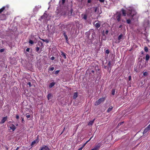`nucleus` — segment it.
Here are the masks:
<instances>
[{"label": "nucleus", "instance_id": "nucleus-59", "mask_svg": "<svg viewBox=\"0 0 150 150\" xmlns=\"http://www.w3.org/2000/svg\"><path fill=\"white\" fill-rule=\"evenodd\" d=\"M8 148H7V147L6 148L7 150H8Z\"/></svg>", "mask_w": 150, "mask_h": 150}, {"label": "nucleus", "instance_id": "nucleus-31", "mask_svg": "<svg viewBox=\"0 0 150 150\" xmlns=\"http://www.w3.org/2000/svg\"><path fill=\"white\" fill-rule=\"evenodd\" d=\"M52 96V94L50 93H49L47 97L48 100L49 99V98Z\"/></svg>", "mask_w": 150, "mask_h": 150}, {"label": "nucleus", "instance_id": "nucleus-46", "mask_svg": "<svg viewBox=\"0 0 150 150\" xmlns=\"http://www.w3.org/2000/svg\"><path fill=\"white\" fill-rule=\"evenodd\" d=\"M4 51V49H1V50H0V51L1 52H3Z\"/></svg>", "mask_w": 150, "mask_h": 150}, {"label": "nucleus", "instance_id": "nucleus-24", "mask_svg": "<svg viewBox=\"0 0 150 150\" xmlns=\"http://www.w3.org/2000/svg\"><path fill=\"white\" fill-rule=\"evenodd\" d=\"M126 21L127 23L129 24H130L131 23V21L129 19H127Z\"/></svg>", "mask_w": 150, "mask_h": 150}, {"label": "nucleus", "instance_id": "nucleus-28", "mask_svg": "<svg viewBox=\"0 0 150 150\" xmlns=\"http://www.w3.org/2000/svg\"><path fill=\"white\" fill-rule=\"evenodd\" d=\"M144 51H145V52H148V48L147 47H144Z\"/></svg>", "mask_w": 150, "mask_h": 150}, {"label": "nucleus", "instance_id": "nucleus-36", "mask_svg": "<svg viewBox=\"0 0 150 150\" xmlns=\"http://www.w3.org/2000/svg\"><path fill=\"white\" fill-rule=\"evenodd\" d=\"M147 75V73L146 72H145L144 73H143V75L144 76H146Z\"/></svg>", "mask_w": 150, "mask_h": 150}, {"label": "nucleus", "instance_id": "nucleus-5", "mask_svg": "<svg viewBox=\"0 0 150 150\" xmlns=\"http://www.w3.org/2000/svg\"><path fill=\"white\" fill-rule=\"evenodd\" d=\"M39 141V136L38 135L36 139L32 142L31 144V145L32 146L33 145L35 144L38 143Z\"/></svg>", "mask_w": 150, "mask_h": 150}, {"label": "nucleus", "instance_id": "nucleus-62", "mask_svg": "<svg viewBox=\"0 0 150 150\" xmlns=\"http://www.w3.org/2000/svg\"><path fill=\"white\" fill-rule=\"evenodd\" d=\"M149 125L150 126V124Z\"/></svg>", "mask_w": 150, "mask_h": 150}, {"label": "nucleus", "instance_id": "nucleus-58", "mask_svg": "<svg viewBox=\"0 0 150 150\" xmlns=\"http://www.w3.org/2000/svg\"><path fill=\"white\" fill-rule=\"evenodd\" d=\"M107 67V66H105V68L106 69Z\"/></svg>", "mask_w": 150, "mask_h": 150}, {"label": "nucleus", "instance_id": "nucleus-37", "mask_svg": "<svg viewBox=\"0 0 150 150\" xmlns=\"http://www.w3.org/2000/svg\"><path fill=\"white\" fill-rule=\"evenodd\" d=\"M27 84L30 87H31V83L30 82H28L27 83Z\"/></svg>", "mask_w": 150, "mask_h": 150}, {"label": "nucleus", "instance_id": "nucleus-22", "mask_svg": "<svg viewBox=\"0 0 150 150\" xmlns=\"http://www.w3.org/2000/svg\"><path fill=\"white\" fill-rule=\"evenodd\" d=\"M64 37L65 38L66 42H67V43H68V38L67 35L66 36Z\"/></svg>", "mask_w": 150, "mask_h": 150}, {"label": "nucleus", "instance_id": "nucleus-51", "mask_svg": "<svg viewBox=\"0 0 150 150\" xmlns=\"http://www.w3.org/2000/svg\"><path fill=\"white\" fill-rule=\"evenodd\" d=\"M85 146V145L83 144L81 147L82 148H83Z\"/></svg>", "mask_w": 150, "mask_h": 150}, {"label": "nucleus", "instance_id": "nucleus-42", "mask_svg": "<svg viewBox=\"0 0 150 150\" xmlns=\"http://www.w3.org/2000/svg\"><path fill=\"white\" fill-rule=\"evenodd\" d=\"M99 1L101 2V3H103L104 2L105 0H99Z\"/></svg>", "mask_w": 150, "mask_h": 150}, {"label": "nucleus", "instance_id": "nucleus-8", "mask_svg": "<svg viewBox=\"0 0 150 150\" xmlns=\"http://www.w3.org/2000/svg\"><path fill=\"white\" fill-rule=\"evenodd\" d=\"M8 8V7L7 6H4L2 8L0 9V13H1L4 12V11H6L5 10L6 8Z\"/></svg>", "mask_w": 150, "mask_h": 150}, {"label": "nucleus", "instance_id": "nucleus-13", "mask_svg": "<svg viewBox=\"0 0 150 150\" xmlns=\"http://www.w3.org/2000/svg\"><path fill=\"white\" fill-rule=\"evenodd\" d=\"M123 35L122 34H121L120 35H119L118 37V39L119 40L118 42V43L120 42V40L121 39H123Z\"/></svg>", "mask_w": 150, "mask_h": 150}, {"label": "nucleus", "instance_id": "nucleus-56", "mask_svg": "<svg viewBox=\"0 0 150 150\" xmlns=\"http://www.w3.org/2000/svg\"><path fill=\"white\" fill-rule=\"evenodd\" d=\"M91 72L92 73H94V70H92V71H91Z\"/></svg>", "mask_w": 150, "mask_h": 150}, {"label": "nucleus", "instance_id": "nucleus-34", "mask_svg": "<svg viewBox=\"0 0 150 150\" xmlns=\"http://www.w3.org/2000/svg\"><path fill=\"white\" fill-rule=\"evenodd\" d=\"M44 42H46V43H48L49 42V41L47 39H46L45 40Z\"/></svg>", "mask_w": 150, "mask_h": 150}, {"label": "nucleus", "instance_id": "nucleus-50", "mask_svg": "<svg viewBox=\"0 0 150 150\" xmlns=\"http://www.w3.org/2000/svg\"><path fill=\"white\" fill-rule=\"evenodd\" d=\"M91 2V0H88V3H90Z\"/></svg>", "mask_w": 150, "mask_h": 150}, {"label": "nucleus", "instance_id": "nucleus-6", "mask_svg": "<svg viewBox=\"0 0 150 150\" xmlns=\"http://www.w3.org/2000/svg\"><path fill=\"white\" fill-rule=\"evenodd\" d=\"M150 129V126L149 125L144 130L143 133L144 134Z\"/></svg>", "mask_w": 150, "mask_h": 150}, {"label": "nucleus", "instance_id": "nucleus-21", "mask_svg": "<svg viewBox=\"0 0 150 150\" xmlns=\"http://www.w3.org/2000/svg\"><path fill=\"white\" fill-rule=\"evenodd\" d=\"M54 67H52L51 68H50L48 69V71H52L54 70Z\"/></svg>", "mask_w": 150, "mask_h": 150}, {"label": "nucleus", "instance_id": "nucleus-53", "mask_svg": "<svg viewBox=\"0 0 150 150\" xmlns=\"http://www.w3.org/2000/svg\"><path fill=\"white\" fill-rule=\"evenodd\" d=\"M19 148L18 147H17L16 150H18L19 149Z\"/></svg>", "mask_w": 150, "mask_h": 150}, {"label": "nucleus", "instance_id": "nucleus-15", "mask_svg": "<svg viewBox=\"0 0 150 150\" xmlns=\"http://www.w3.org/2000/svg\"><path fill=\"white\" fill-rule=\"evenodd\" d=\"M94 25L97 29H98L100 26V24L99 23H96Z\"/></svg>", "mask_w": 150, "mask_h": 150}, {"label": "nucleus", "instance_id": "nucleus-55", "mask_svg": "<svg viewBox=\"0 0 150 150\" xmlns=\"http://www.w3.org/2000/svg\"><path fill=\"white\" fill-rule=\"evenodd\" d=\"M122 27V25H120L119 26V28H121Z\"/></svg>", "mask_w": 150, "mask_h": 150}, {"label": "nucleus", "instance_id": "nucleus-12", "mask_svg": "<svg viewBox=\"0 0 150 150\" xmlns=\"http://www.w3.org/2000/svg\"><path fill=\"white\" fill-rule=\"evenodd\" d=\"M78 96V92H75L73 93V99H76Z\"/></svg>", "mask_w": 150, "mask_h": 150}, {"label": "nucleus", "instance_id": "nucleus-11", "mask_svg": "<svg viewBox=\"0 0 150 150\" xmlns=\"http://www.w3.org/2000/svg\"><path fill=\"white\" fill-rule=\"evenodd\" d=\"M121 15L120 13L118 14L116 16V18L117 21L118 22H119L121 19Z\"/></svg>", "mask_w": 150, "mask_h": 150}, {"label": "nucleus", "instance_id": "nucleus-43", "mask_svg": "<svg viewBox=\"0 0 150 150\" xmlns=\"http://www.w3.org/2000/svg\"><path fill=\"white\" fill-rule=\"evenodd\" d=\"M108 31L107 30H106V31H105V34L106 35H108Z\"/></svg>", "mask_w": 150, "mask_h": 150}, {"label": "nucleus", "instance_id": "nucleus-3", "mask_svg": "<svg viewBox=\"0 0 150 150\" xmlns=\"http://www.w3.org/2000/svg\"><path fill=\"white\" fill-rule=\"evenodd\" d=\"M101 146L100 143H98L97 145L95 146L91 150H99Z\"/></svg>", "mask_w": 150, "mask_h": 150}, {"label": "nucleus", "instance_id": "nucleus-35", "mask_svg": "<svg viewBox=\"0 0 150 150\" xmlns=\"http://www.w3.org/2000/svg\"><path fill=\"white\" fill-rule=\"evenodd\" d=\"M124 123V122H122L120 123H119L118 125V126H120L121 125H122V124H123Z\"/></svg>", "mask_w": 150, "mask_h": 150}, {"label": "nucleus", "instance_id": "nucleus-40", "mask_svg": "<svg viewBox=\"0 0 150 150\" xmlns=\"http://www.w3.org/2000/svg\"><path fill=\"white\" fill-rule=\"evenodd\" d=\"M22 121L23 123H24L25 121L24 120V119L23 118H22Z\"/></svg>", "mask_w": 150, "mask_h": 150}, {"label": "nucleus", "instance_id": "nucleus-7", "mask_svg": "<svg viewBox=\"0 0 150 150\" xmlns=\"http://www.w3.org/2000/svg\"><path fill=\"white\" fill-rule=\"evenodd\" d=\"M6 19V16L5 14H2L0 16V20H4Z\"/></svg>", "mask_w": 150, "mask_h": 150}, {"label": "nucleus", "instance_id": "nucleus-44", "mask_svg": "<svg viewBox=\"0 0 150 150\" xmlns=\"http://www.w3.org/2000/svg\"><path fill=\"white\" fill-rule=\"evenodd\" d=\"M93 137V136H92L88 141H87V142H88Z\"/></svg>", "mask_w": 150, "mask_h": 150}, {"label": "nucleus", "instance_id": "nucleus-57", "mask_svg": "<svg viewBox=\"0 0 150 150\" xmlns=\"http://www.w3.org/2000/svg\"><path fill=\"white\" fill-rule=\"evenodd\" d=\"M87 143V142H85V143L84 144L85 146Z\"/></svg>", "mask_w": 150, "mask_h": 150}, {"label": "nucleus", "instance_id": "nucleus-17", "mask_svg": "<svg viewBox=\"0 0 150 150\" xmlns=\"http://www.w3.org/2000/svg\"><path fill=\"white\" fill-rule=\"evenodd\" d=\"M95 120V119H94L93 120L90 121L88 123V125H89V126L92 125L93 124V123L94 122V120Z\"/></svg>", "mask_w": 150, "mask_h": 150}, {"label": "nucleus", "instance_id": "nucleus-54", "mask_svg": "<svg viewBox=\"0 0 150 150\" xmlns=\"http://www.w3.org/2000/svg\"><path fill=\"white\" fill-rule=\"evenodd\" d=\"M40 40H42L43 42H44L45 40L42 39H40Z\"/></svg>", "mask_w": 150, "mask_h": 150}, {"label": "nucleus", "instance_id": "nucleus-61", "mask_svg": "<svg viewBox=\"0 0 150 150\" xmlns=\"http://www.w3.org/2000/svg\"><path fill=\"white\" fill-rule=\"evenodd\" d=\"M98 21L99 22H100V21Z\"/></svg>", "mask_w": 150, "mask_h": 150}, {"label": "nucleus", "instance_id": "nucleus-48", "mask_svg": "<svg viewBox=\"0 0 150 150\" xmlns=\"http://www.w3.org/2000/svg\"><path fill=\"white\" fill-rule=\"evenodd\" d=\"M26 117L27 118H29L30 117V115H28L26 116Z\"/></svg>", "mask_w": 150, "mask_h": 150}, {"label": "nucleus", "instance_id": "nucleus-45", "mask_svg": "<svg viewBox=\"0 0 150 150\" xmlns=\"http://www.w3.org/2000/svg\"><path fill=\"white\" fill-rule=\"evenodd\" d=\"M63 35H64V36L65 37L66 36H67V35H66V33L65 32H64L63 33Z\"/></svg>", "mask_w": 150, "mask_h": 150}, {"label": "nucleus", "instance_id": "nucleus-20", "mask_svg": "<svg viewBox=\"0 0 150 150\" xmlns=\"http://www.w3.org/2000/svg\"><path fill=\"white\" fill-rule=\"evenodd\" d=\"M111 62L110 61H109L108 64V68H111Z\"/></svg>", "mask_w": 150, "mask_h": 150}, {"label": "nucleus", "instance_id": "nucleus-23", "mask_svg": "<svg viewBox=\"0 0 150 150\" xmlns=\"http://www.w3.org/2000/svg\"><path fill=\"white\" fill-rule=\"evenodd\" d=\"M115 89H112V95H114L115 94Z\"/></svg>", "mask_w": 150, "mask_h": 150}, {"label": "nucleus", "instance_id": "nucleus-39", "mask_svg": "<svg viewBox=\"0 0 150 150\" xmlns=\"http://www.w3.org/2000/svg\"><path fill=\"white\" fill-rule=\"evenodd\" d=\"M131 76L130 75L129 77V78H128L129 81H130L131 80Z\"/></svg>", "mask_w": 150, "mask_h": 150}, {"label": "nucleus", "instance_id": "nucleus-29", "mask_svg": "<svg viewBox=\"0 0 150 150\" xmlns=\"http://www.w3.org/2000/svg\"><path fill=\"white\" fill-rule=\"evenodd\" d=\"M105 53L108 54L109 53L110 51L109 50H107L105 51Z\"/></svg>", "mask_w": 150, "mask_h": 150}, {"label": "nucleus", "instance_id": "nucleus-10", "mask_svg": "<svg viewBox=\"0 0 150 150\" xmlns=\"http://www.w3.org/2000/svg\"><path fill=\"white\" fill-rule=\"evenodd\" d=\"M7 117L6 116L5 117H3L1 121L0 122V123L1 124H3L7 120Z\"/></svg>", "mask_w": 150, "mask_h": 150}, {"label": "nucleus", "instance_id": "nucleus-27", "mask_svg": "<svg viewBox=\"0 0 150 150\" xmlns=\"http://www.w3.org/2000/svg\"><path fill=\"white\" fill-rule=\"evenodd\" d=\"M29 43L31 44H33L34 43V42L33 40H30L29 41Z\"/></svg>", "mask_w": 150, "mask_h": 150}, {"label": "nucleus", "instance_id": "nucleus-60", "mask_svg": "<svg viewBox=\"0 0 150 150\" xmlns=\"http://www.w3.org/2000/svg\"><path fill=\"white\" fill-rule=\"evenodd\" d=\"M16 126H18V124H17L16 125Z\"/></svg>", "mask_w": 150, "mask_h": 150}, {"label": "nucleus", "instance_id": "nucleus-19", "mask_svg": "<svg viewBox=\"0 0 150 150\" xmlns=\"http://www.w3.org/2000/svg\"><path fill=\"white\" fill-rule=\"evenodd\" d=\"M146 61H148L149 60V58H150V56L148 54H146Z\"/></svg>", "mask_w": 150, "mask_h": 150}, {"label": "nucleus", "instance_id": "nucleus-4", "mask_svg": "<svg viewBox=\"0 0 150 150\" xmlns=\"http://www.w3.org/2000/svg\"><path fill=\"white\" fill-rule=\"evenodd\" d=\"M39 150H51L48 146L45 145L42 146L40 147V149Z\"/></svg>", "mask_w": 150, "mask_h": 150}, {"label": "nucleus", "instance_id": "nucleus-32", "mask_svg": "<svg viewBox=\"0 0 150 150\" xmlns=\"http://www.w3.org/2000/svg\"><path fill=\"white\" fill-rule=\"evenodd\" d=\"M98 9V8L97 7H96L95 8V10L94 11L95 12H96L97 11V9Z\"/></svg>", "mask_w": 150, "mask_h": 150}, {"label": "nucleus", "instance_id": "nucleus-41", "mask_svg": "<svg viewBox=\"0 0 150 150\" xmlns=\"http://www.w3.org/2000/svg\"><path fill=\"white\" fill-rule=\"evenodd\" d=\"M54 58H55L54 57L52 56L51 57V59L52 60H53L54 59Z\"/></svg>", "mask_w": 150, "mask_h": 150}, {"label": "nucleus", "instance_id": "nucleus-18", "mask_svg": "<svg viewBox=\"0 0 150 150\" xmlns=\"http://www.w3.org/2000/svg\"><path fill=\"white\" fill-rule=\"evenodd\" d=\"M113 108V107L112 106H110L107 110V112H110L111 111Z\"/></svg>", "mask_w": 150, "mask_h": 150}, {"label": "nucleus", "instance_id": "nucleus-26", "mask_svg": "<svg viewBox=\"0 0 150 150\" xmlns=\"http://www.w3.org/2000/svg\"><path fill=\"white\" fill-rule=\"evenodd\" d=\"M87 16L86 15V14H85L83 16V18L84 19V20H86L87 19Z\"/></svg>", "mask_w": 150, "mask_h": 150}, {"label": "nucleus", "instance_id": "nucleus-2", "mask_svg": "<svg viewBox=\"0 0 150 150\" xmlns=\"http://www.w3.org/2000/svg\"><path fill=\"white\" fill-rule=\"evenodd\" d=\"M105 98H101L99 99L95 103V105L96 106L98 105L102 102H103L105 100Z\"/></svg>", "mask_w": 150, "mask_h": 150}, {"label": "nucleus", "instance_id": "nucleus-1", "mask_svg": "<svg viewBox=\"0 0 150 150\" xmlns=\"http://www.w3.org/2000/svg\"><path fill=\"white\" fill-rule=\"evenodd\" d=\"M121 11L122 14V15L123 16H125L126 14L127 13V15L129 16H130L133 18L134 16V14H132V11L131 10H129L128 12H126V11L124 9H122Z\"/></svg>", "mask_w": 150, "mask_h": 150}, {"label": "nucleus", "instance_id": "nucleus-38", "mask_svg": "<svg viewBox=\"0 0 150 150\" xmlns=\"http://www.w3.org/2000/svg\"><path fill=\"white\" fill-rule=\"evenodd\" d=\"M16 117L17 119H18L19 118V116L18 115H16Z\"/></svg>", "mask_w": 150, "mask_h": 150}, {"label": "nucleus", "instance_id": "nucleus-25", "mask_svg": "<svg viewBox=\"0 0 150 150\" xmlns=\"http://www.w3.org/2000/svg\"><path fill=\"white\" fill-rule=\"evenodd\" d=\"M60 70H57L55 71L54 72V74L55 75H57L59 72Z\"/></svg>", "mask_w": 150, "mask_h": 150}, {"label": "nucleus", "instance_id": "nucleus-9", "mask_svg": "<svg viewBox=\"0 0 150 150\" xmlns=\"http://www.w3.org/2000/svg\"><path fill=\"white\" fill-rule=\"evenodd\" d=\"M10 126V128L13 131H14L16 129V127L13 124H12Z\"/></svg>", "mask_w": 150, "mask_h": 150}, {"label": "nucleus", "instance_id": "nucleus-33", "mask_svg": "<svg viewBox=\"0 0 150 150\" xmlns=\"http://www.w3.org/2000/svg\"><path fill=\"white\" fill-rule=\"evenodd\" d=\"M65 1V0H62V4L64 5Z\"/></svg>", "mask_w": 150, "mask_h": 150}, {"label": "nucleus", "instance_id": "nucleus-52", "mask_svg": "<svg viewBox=\"0 0 150 150\" xmlns=\"http://www.w3.org/2000/svg\"><path fill=\"white\" fill-rule=\"evenodd\" d=\"M82 149H83V148H82L81 147V148H80L79 149H78V150H82Z\"/></svg>", "mask_w": 150, "mask_h": 150}, {"label": "nucleus", "instance_id": "nucleus-63", "mask_svg": "<svg viewBox=\"0 0 150 150\" xmlns=\"http://www.w3.org/2000/svg\"><path fill=\"white\" fill-rule=\"evenodd\" d=\"M83 0H81V1H83Z\"/></svg>", "mask_w": 150, "mask_h": 150}, {"label": "nucleus", "instance_id": "nucleus-14", "mask_svg": "<svg viewBox=\"0 0 150 150\" xmlns=\"http://www.w3.org/2000/svg\"><path fill=\"white\" fill-rule=\"evenodd\" d=\"M61 55L65 59H66L67 58L66 56V54L63 51L61 52Z\"/></svg>", "mask_w": 150, "mask_h": 150}, {"label": "nucleus", "instance_id": "nucleus-47", "mask_svg": "<svg viewBox=\"0 0 150 150\" xmlns=\"http://www.w3.org/2000/svg\"><path fill=\"white\" fill-rule=\"evenodd\" d=\"M29 50H30V48H27L26 50V51H27V52H29Z\"/></svg>", "mask_w": 150, "mask_h": 150}, {"label": "nucleus", "instance_id": "nucleus-30", "mask_svg": "<svg viewBox=\"0 0 150 150\" xmlns=\"http://www.w3.org/2000/svg\"><path fill=\"white\" fill-rule=\"evenodd\" d=\"M40 50V48L38 47H36V51L37 52H38Z\"/></svg>", "mask_w": 150, "mask_h": 150}, {"label": "nucleus", "instance_id": "nucleus-49", "mask_svg": "<svg viewBox=\"0 0 150 150\" xmlns=\"http://www.w3.org/2000/svg\"><path fill=\"white\" fill-rule=\"evenodd\" d=\"M65 129V127H64V129H63L62 132L61 133V134H62L64 132V131Z\"/></svg>", "mask_w": 150, "mask_h": 150}, {"label": "nucleus", "instance_id": "nucleus-16", "mask_svg": "<svg viewBox=\"0 0 150 150\" xmlns=\"http://www.w3.org/2000/svg\"><path fill=\"white\" fill-rule=\"evenodd\" d=\"M55 84V83L54 82H52L51 83L49 86V87L50 88H52L53 86Z\"/></svg>", "mask_w": 150, "mask_h": 150}]
</instances>
